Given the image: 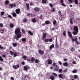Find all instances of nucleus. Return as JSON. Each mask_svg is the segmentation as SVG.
<instances>
[{
  "label": "nucleus",
  "mask_w": 80,
  "mask_h": 80,
  "mask_svg": "<svg viewBox=\"0 0 80 80\" xmlns=\"http://www.w3.org/2000/svg\"><path fill=\"white\" fill-rule=\"evenodd\" d=\"M15 35H17L14 36V39H16L17 40H18L19 38H21L22 37V35L20 34V28H18L15 30Z\"/></svg>",
  "instance_id": "1"
},
{
  "label": "nucleus",
  "mask_w": 80,
  "mask_h": 80,
  "mask_svg": "<svg viewBox=\"0 0 80 80\" xmlns=\"http://www.w3.org/2000/svg\"><path fill=\"white\" fill-rule=\"evenodd\" d=\"M73 30L74 31L72 32V34L74 35H76L78 34V32L79 31V28L77 26H75Z\"/></svg>",
  "instance_id": "2"
},
{
  "label": "nucleus",
  "mask_w": 80,
  "mask_h": 80,
  "mask_svg": "<svg viewBox=\"0 0 80 80\" xmlns=\"http://www.w3.org/2000/svg\"><path fill=\"white\" fill-rule=\"evenodd\" d=\"M16 4L15 3H14L13 4H12V3L10 4L9 5H8V6L10 8H13V7H16Z\"/></svg>",
  "instance_id": "3"
},
{
  "label": "nucleus",
  "mask_w": 80,
  "mask_h": 80,
  "mask_svg": "<svg viewBox=\"0 0 80 80\" xmlns=\"http://www.w3.org/2000/svg\"><path fill=\"white\" fill-rule=\"evenodd\" d=\"M47 36V33L46 32H44L42 34V37L41 38L42 39V40H44L46 38Z\"/></svg>",
  "instance_id": "4"
},
{
  "label": "nucleus",
  "mask_w": 80,
  "mask_h": 80,
  "mask_svg": "<svg viewBox=\"0 0 80 80\" xmlns=\"http://www.w3.org/2000/svg\"><path fill=\"white\" fill-rule=\"evenodd\" d=\"M38 53L40 54L41 56H42L44 54V52L43 51H41L40 50H39Z\"/></svg>",
  "instance_id": "5"
},
{
  "label": "nucleus",
  "mask_w": 80,
  "mask_h": 80,
  "mask_svg": "<svg viewBox=\"0 0 80 80\" xmlns=\"http://www.w3.org/2000/svg\"><path fill=\"white\" fill-rule=\"evenodd\" d=\"M20 9L19 8L15 10V12L18 14H20Z\"/></svg>",
  "instance_id": "6"
},
{
  "label": "nucleus",
  "mask_w": 80,
  "mask_h": 80,
  "mask_svg": "<svg viewBox=\"0 0 80 80\" xmlns=\"http://www.w3.org/2000/svg\"><path fill=\"white\" fill-rule=\"evenodd\" d=\"M34 10H35L36 12H38L39 11H40V8L38 7H35L34 8Z\"/></svg>",
  "instance_id": "7"
},
{
  "label": "nucleus",
  "mask_w": 80,
  "mask_h": 80,
  "mask_svg": "<svg viewBox=\"0 0 80 80\" xmlns=\"http://www.w3.org/2000/svg\"><path fill=\"white\" fill-rule=\"evenodd\" d=\"M68 34L69 37H70L71 38H72L73 37H72V34L71 32L69 31H68Z\"/></svg>",
  "instance_id": "8"
},
{
  "label": "nucleus",
  "mask_w": 80,
  "mask_h": 80,
  "mask_svg": "<svg viewBox=\"0 0 80 80\" xmlns=\"http://www.w3.org/2000/svg\"><path fill=\"white\" fill-rule=\"evenodd\" d=\"M56 68H54V70H55V71H58L59 70V67L58 66H57L56 67H55Z\"/></svg>",
  "instance_id": "9"
},
{
  "label": "nucleus",
  "mask_w": 80,
  "mask_h": 80,
  "mask_svg": "<svg viewBox=\"0 0 80 80\" xmlns=\"http://www.w3.org/2000/svg\"><path fill=\"white\" fill-rule=\"evenodd\" d=\"M63 66H64L65 67H68V64L67 62H64L63 63Z\"/></svg>",
  "instance_id": "10"
},
{
  "label": "nucleus",
  "mask_w": 80,
  "mask_h": 80,
  "mask_svg": "<svg viewBox=\"0 0 80 80\" xmlns=\"http://www.w3.org/2000/svg\"><path fill=\"white\" fill-rule=\"evenodd\" d=\"M48 64H51L52 63V60H49V59H48Z\"/></svg>",
  "instance_id": "11"
},
{
  "label": "nucleus",
  "mask_w": 80,
  "mask_h": 80,
  "mask_svg": "<svg viewBox=\"0 0 80 80\" xmlns=\"http://www.w3.org/2000/svg\"><path fill=\"white\" fill-rule=\"evenodd\" d=\"M50 79L51 80H55V78L53 75H52V76H50Z\"/></svg>",
  "instance_id": "12"
},
{
  "label": "nucleus",
  "mask_w": 80,
  "mask_h": 80,
  "mask_svg": "<svg viewBox=\"0 0 80 80\" xmlns=\"http://www.w3.org/2000/svg\"><path fill=\"white\" fill-rule=\"evenodd\" d=\"M72 38V41H75L76 42L77 41V38H75V39L74 38H73V37H72V38Z\"/></svg>",
  "instance_id": "13"
},
{
  "label": "nucleus",
  "mask_w": 80,
  "mask_h": 80,
  "mask_svg": "<svg viewBox=\"0 0 80 80\" xmlns=\"http://www.w3.org/2000/svg\"><path fill=\"white\" fill-rule=\"evenodd\" d=\"M9 27L10 28H13L14 27V24H13L12 23H10L9 24Z\"/></svg>",
  "instance_id": "14"
},
{
  "label": "nucleus",
  "mask_w": 80,
  "mask_h": 80,
  "mask_svg": "<svg viewBox=\"0 0 80 80\" xmlns=\"http://www.w3.org/2000/svg\"><path fill=\"white\" fill-rule=\"evenodd\" d=\"M32 21L33 23H35L36 22V20L35 18H32Z\"/></svg>",
  "instance_id": "15"
},
{
  "label": "nucleus",
  "mask_w": 80,
  "mask_h": 80,
  "mask_svg": "<svg viewBox=\"0 0 80 80\" xmlns=\"http://www.w3.org/2000/svg\"><path fill=\"white\" fill-rule=\"evenodd\" d=\"M47 2V0H42V3L46 4Z\"/></svg>",
  "instance_id": "16"
},
{
  "label": "nucleus",
  "mask_w": 80,
  "mask_h": 80,
  "mask_svg": "<svg viewBox=\"0 0 80 80\" xmlns=\"http://www.w3.org/2000/svg\"><path fill=\"white\" fill-rule=\"evenodd\" d=\"M54 47V45L53 44H52V45H51L50 47V50H52V48H53Z\"/></svg>",
  "instance_id": "17"
},
{
  "label": "nucleus",
  "mask_w": 80,
  "mask_h": 80,
  "mask_svg": "<svg viewBox=\"0 0 80 80\" xmlns=\"http://www.w3.org/2000/svg\"><path fill=\"white\" fill-rule=\"evenodd\" d=\"M22 22H27V20L26 18H24L22 19Z\"/></svg>",
  "instance_id": "18"
},
{
  "label": "nucleus",
  "mask_w": 80,
  "mask_h": 80,
  "mask_svg": "<svg viewBox=\"0 0 80 80\" xmlns=\"http://www.w3.org/2000/svg\"><path fill=\"white\" fill-rule=\"evenodd\" d=\"M26 7L28 10L29 9V5L28 3H26Z\"/></svg>",
  "instance_id": "19"
},
{
  "label": "nucleus",
  "mask_w": 80,
  "mask_h": 80,
  "mask_svg": "<svg viewBox=\"0 0 80 80\" xmlns=\"http://www.w3.org/2000/svg\"><path fill=\"white\" fill-rule=\"evenodd\" d=\"M22 41L23 43H25L26 42V39L25 38H23L22 39Z\"/></svg>",
  "instance_id": "20"
},
{
  "label": "nucleus",
  "mask_w": 80,
  "mask_h": 80,
  "mask_svg": "<svg viewBox=\"0 0 80 80\" xmlns=\"http://www.w3.org/2000/svg\"><path fill=\"white\" fill-rule=\"evenodd\" d=\"M18 52H16L14 54V56H13V57H15L16 56H18Z\"/></svg>",
  "instance_id": "21"
},
{
  "label": "nucleus",
  "mask_w": 80,
  "mask_h": 80,
  "mask_svg": "<svg viewBox=\"0 0 80 80\" xmlns=\"http://www.w3.org/2000/svg\"><path fill=\"white\" fill-rule=\"evenodd\" d=\"M58 76L60 78L62 79L63 78V74H59Z\"/></svg>",
  "instance_id": "22"
},
{
  "label": "nucleus",
  "mask_w": 80,
  "mask_h": 80,
  "mask_svg": "<svg viewBox=\"0 0 80 80\" xmlns=\"http://www.w3.org/2000/svg\"><path fill=\"white\" fill-rule=\"evenodd\" d=\"M35 58L33 57H32L31 59V61L32 62L35 61Z\"/></svg>",
  "instance_id": "23"
},
{
  "label": "nucleus",
  "mask_w": 80,
  "mask_h": 80,
  "mask_svg": "<svg viewBox=\"0 0 80 80\" xmlns=\"http://www.w3.org/2000/svg\"><path fill=\"white\" fill-rule=\"evenodd\" d=\"M72 18H71L70 20H69V22L71 25H72L73 24V22H72Z\"/></svg>",
  "instance_id": "24"
},
{
  "label": "nucleus",
  "mask_w": 80,
  "mask_h": 80,
  "mask_svg": "<svg viewBox=\"0 0 80 80\" xmlns=\"http://www.w3.org/2000/svg\"><path fill=\"white\" fill-rule=\"evenodd\" d=\"M22 58L25 61L27 60V56L25 55H24L22 57Z\"/></svg>",
  "instance_id": "25"
},
{
  "label": "nucleus",
  "mask_w": 80,
  "mask_h": 80,
  "mask_svg": "<svg viewBox=\"0 0 80 80\" xmlns=\"http://www.w3.org/2000/svg\"><path fill=\"white\" fill-rule=\"evenodd\" d=\"M12 46L14 47H16L17 46V45L16 43H12Z\"/></svg>",
  "instance_id": "26"
},
{
  "label": "nucleus",
  "mask_w": 80,
  "mask_h": 80,
  "mask_svg": "<svg viewBox=\"0 0 80 80\" xmlns=\"http://www.w3.org/2000/svg\"><path fill=\"white\" fill-rule=\"evenodd\" d=\"M74 2L75 4H76V5H78V0H74Z\"/></svg>",
  "instance_id": "27"
},
{
  "label": "nucleus",
  "mask_w": 80,
  "mask_h": 80,
  "mask_svg": "<svg viewBox=\"0 0 80 80\" xmlns=\"http://www.w3.org/2000/svg\"><path fill=\"white\" fill-rule=\"evenodd\" d=\"M72 72L73 73H75L76 72H77V70L76 69L73 70L72 71Z\"/></svg>",
  "instance_id": "28"
},
{
  "label": "nucleus",
  "mask_w": 80,
  "mask_h": 80,
  "mask_svg": "<svg viewBox=\"0 0 80 80\" xmlns=\"http://www.w3.org/2000/svg\"><path fill=\"white\" fill-rule=\"evenodd\" d=\"M28 33L30 35H33V33L31 31H29L28 32Z\"/></svg>",
  "instance_id": "29"
},
{
  "label": "nucleus",
  "mask_w": 80,
  "mask_h": 80,
  "mask_svg": "<svg viewBox=\"0 0 80 80\" xmlns=\"http://www.w3.org/2000/svg\"><path fill=\"white\" fill-rule=\"evenodd\" d=\"M12 15L14 17H17L16 14L15 13H12Z\"/></svg>",
  "instance_id": "30"
},
{
  "label": "nucleus",
  "mask_w": 80,
  "mask_h": 80,
  "mask_svg": "<svg viewBox=\"0 0 80 80\" xmlns=\"http://www.w3.org/2000/svg\"><path fill=\"white\" fill-rule=\"evenodd\" d=\"M55 46L57 48H59V46L58 45V43H57V42H56V43Z\"/></svg>",
  "instance_id": "31"
},
{
  "label": "nucleus",
  "mask_w": 80,
  "mask_h": 80,
  "mask_svg": "<svg viewBox=\"0 0 80 80\" xmlns=\"http://www.w3.org/2000/svg\"><path fill=\"white\" fill-rule=\"evenodd\" d=\"M45 23L46 24H49L50 23V22L49 21H46L45 22Z\"/></svg>",
  "instance_id": "32"
},
{
  "label": "nucleus",
  "mask_w": 80,
  "mask_h": 80,
  "mask_svg": "<svg viewBox=\"0 0 80 80\" xmlns=\"http://www.w3.org/2000/svg\"><path fill=\"white\" fill-rule=\"evenodd\" d=\"M35 61V63H39L40 62V61L37 60V59H36Z\"/></svg>",
  "instance_id": "33"
},
{
  "label": "nucleus",
  "mask_w": 80,
  "mask_h": 80,
  "mask_svg": "<svg viewBox=\"0 0 80 80\" xmlns=\"http://www.w3.org/2000/svg\"><path fill=\"white\" fill-rule=\"evenodd\" d=\"M71 50L72 52H73L75 50V49L73 47H72L71 48Z\"/></svg>",
  "instance_id": "34"
},
{
  "label": "nucleus",
  "mask_w": 80,
  "mask_h": 80,
  "mask_svg": "<svg viewBox=\"0 0 80 80\" xmlns=\"http://www.w3.org/2000/svg\"><path fill=\"white\" fill-rule=\"evenodd\" d=\"M66 31H64L63 32V36H66Z\"/></svg>",
  "instance_id": "35"
},
{
  "label": "nucleus",
  "mask_w": 80,
  "mask_h": 80,
  "mask_svg": "<svg viewBox=\"0 0 80 80\" xmlns=\"http://www.w3.org/2000/svg\"><path fill=\"white\" fill-rule=\"evenodd\" d=\"M52 65L54 67H57V66H58V65H57V64L55 63H53Z\"/></svg>",
  "instance_id": "36"
},
{
  "label": "nucleus",
  "mask_w": 80,
  "mask_h": 80,
  "mask_svg": "<svg viewBox=\"0 0 80 80\" xmlns=\"http://www.w3.org/2000/svg\"><path fill=\"white\" fill-rule=\"evenodd\" d=\"M52 74L54 75V77H57V74L55 72H52Z\"/></svg>",
  "instance_id": "37"
},
{
  "label": "nucleus",
  "mask_w": 80,
  "mask_h": 80,
  "mask_svg": "<svg viewBox=\"0 0 80 80\" xmlns=\"http://www.w3.org/2000/svg\"><path fill=\"white\" fill-rule=\"evenodd\" d=\"M10 53L11 55H14V52H12V51H10Z\"/></svg>",
  "instance_id": "38"
},
{
  "label": "nucleus",
  "mask_w": 80,
  "mask_h": 80,
  "mask_svg": "<svg viewBox=\"0 0 80 80\" xmlns=\"http://www.w3.org/2000/svg\"><path fill=\"white\" fill-rule=\"evenodd\" d=\"M49 40V39H46L44 41L45 42H48Z\"/></svg>",
  "instance_id": "39"
},
{
  "label": "nucleus",
  "mask_w": 80,
  "mask_h": 80,
  "mask_svg": "<svg viewBox=\"0 0 80 80\" xmlns=\"http://www.w3.org/2000/svg\"><path fill=\"white\" fill-rule=\"evenodd\" d=\"M74 78L75 79H77L78 78V76L77 75H75L74 76Z\"/></svg>",
  "instance_id": "40"
},
{
  "label": "nucleus",
  "mask_w": 80,
  "mask_h": 80,
  "mask_svg": "<svg viewBox=\"0 0 80 80\" xmlns=\"http://www.w3.org/2000/svg\"><path fill=\"white\" fill-rule=\"evenodd\" d=\"M9 3V2L8 1V0H6L5 2V4L6 5H7Z\"/></svg>",
  "instance_id": "41"
},
{
  "label": "nucleus",
  "mask_w": 80,
  "mask_h": 80,
  "mask_svg": "<svg viewBox=\"0 0 80 80\" xmlns=\"http://www.w3.org/2000/svg\"><path fill=\"white\" fill-rule=\"evenodd\" d=\"M4 14H5V12H1L0 15L2 16V15H4Z\"/></svg>",
  "instance_id": "42"
},
{
  "label": "nucleus",
  "mask_w": 80,
  "mask_h": 80,
  "mask_svg": "<svg viewBox=\"0 0 80 80\" xmlns=\"http://www.w3.org/2000/svg\"><path fill=\"white\" fill-rule=\"evenodd\" d=\"M24 70H28V68L27 66H24Z\"/></svg>",
  "instance_id": "43"
},
{
  "label": "nucleus",
  "mask_w": 80,
  "mask_h": 80,
  "mask_svg": "<svg viewBox=\"0 0 80 80\" xmlns=\"http://www.w3.org/2000/svg\"><path fill=\"white\" fill-rule=\"evenodd\" d=\"M31 16V17L32 16V14H30V13H28L27 14V16L28 17H30V16Z\"/></svg>",
  "instance_id": "44"
},
{
  "label": "nucleus",
  "mask_w": 80,
  "mask_h": 80,
  "mask_svg": "<svg viewBox=\"0 0 80 80\" xmlns=\"http://www.w3.org/2000/svg\"><path fill=\"white\" fill-rule=\"evenodd\" d=\"M0 61H3V59L2 58V57L1 56H0Z\"/></svg>",
  "instance_id": "45"
},
{
  "label": "nucleus",
  "mask_w": 80,
  "mask_h": 80,
  "mask_svg": "<svg viewBox=\"0 0 80 80\" xmlns=\"http://www.w3.org/2000/svg\"><path fill=\"white\" fill-rule=\"evenodd\" d=\"M56 23H57V21L56 20H54L53 22V24L54 25H55L56 24Z\"/></svg>",
  "instance_id": "46"
},
{
  "label": "nucleus",
  "mask_w": 80,
  "mask_h": 80,
  "mask_svg": "<svg viewBox=\"0 0 80 80\" xmlns=\"http://www.w3.org/2000/svg\"><path fill=\"white\" fill-rule=\"evenodd\" d=\"M51 8L53 7V5L51 3H50L49 4Z\"/></svg>",
  "instance_id": "47"
},
{
  "label": "nucleus",
  "mask_w": 80,
  "mask_h": 80,
  "mask_svg": "<svg viewBox=\"0 0 80 80\" xmlns=\"http://www.w3.org/2000/svg\"><path fill=\"white\" fill-rule=\"evenodd\" d=\"M62 69H60L59 71V72L60 73L62 72Z\"/></svg>",
  "instance_id": "48"
},
{
  "label": "nucleus",
  "mask_w": 80,
  "mask_h": 80,
  "mask_svg": "<svg viewBox=\"0 0 80 80\" xmlns=\"http://www.w3.org/2000/svg\"><path fill=\"white\" fill-rule=\"evenodd\" d=\"M42 14L41 15H40V16H39V18L40 19H42Z\"/></svg>",
  "instance_id": "49"
},
{
  "label": "nucleus",
  "mask_w": 80,
  "mask_h": 80,
  "mask_svg": "<svg viewBox=\"0 0 80 80\" xmlns=\"http://www.w3.org/2000/svg\"><path fill=\"white\" fill-rule=\"evenodd\" d=\"M22 31L23 33L25 34L26 33L25 31L23 29H22Z\"/></svg>",
  "instance_id": "50"
},
{
  "label": "nucleus",
  "mask_w": 80,
  "mask_h": 80,
  "mask_svg": "<svg viewBox=\"0 0 80 80\" xmlns=\"http://www.w3.org/2000/svg\"><path fill=\"white\" fill-rule=\"evenodd\" d=\"M3 27V24L2 23H0V27L2 28Z\"/></svg>",
  "instance_id": "51"
},
{
  "label": "nucleus",
  "mask_w": 80,
  "mask_h": 80,
  "mask_svg": "<svg viewBox=\"0 0 80 80\" xmlns=\"http://www.w3.org/2000/svg\"><path fill=\"white\" fill-rule=\"evenodd\" d=\"M75 43H76V44H79V42H78V41H75Z\"/></svg>",
  "instance_id": "52"
},
{
  "label": "nucleus",
  "mask_w": 80,
  "mask_h": 80,
  "mask_svg": "<svg viewBox=\"0 0 80 80\" xmlns=\"http://www.w3.org/2000/svg\"><path fill=\"white\" fill-rule=\"evenodd\" d=\"M28 77V76L27 75H26L24 76L25 78H27Z\"/></svg>",
  "instance_id": "53"
},
{
  "label": "nucleus",
  "mask_w": 80,
  "mask_h": 80,
  "mask_svg": "<svg viewBox=\"0 0 80 80\" xmlns=\"http://www.w3.org/2000/svg\"><path fill=\"white\" fill-rule=\"evenodd\" d=\"M68 71V69H66L64 70L63 72H66Z\"/></svg>",
  "instance_id": "54"
},
{
  "label": "nucleus",
  "mask_w": 80,
  "mask_h": 80,
  "mask_svg": "<svg viewBox=\"0 0 80 80\" xmlns=\"http://www.w3.org/2000/svg\"><path fill=\"white\" fill-rule=\"evenodd\" d=\"M1 33L2 34L4 33V31L3 30H2L0 31Z\"/></svg>",
  "instance_id": "55"
},
{
  "label": "nucleus",
  "mask_w": 80,
  "mask_h": 80,
  "mask_svg": "<svg viewBox=\"0 0 80 80\" xmlns=\"http://www.w3.org/2000/svg\"><path fill=\"white\" fill-rule=\"evenodd\" d=\"M68 2L69 3H71L72 2V0H68Z\"/></svg>",
  "instance_id": "56"
},
{
  "label": "nucleus",
  "mask_w": 80,
  "mask_h": 80,
  "mask_svg": "<svg viewBox=\"0 0 80 80\" xmlns=\"http://www.w3.org/2000/svg\"><path fill=\"white\" fill-rule=\"evenodd\" d=\"M3 47L2 46H1V45H0V50L1 49H3Z\"/></svg>",
  "instance_id": "57"
},
{
  "label": "nucleus",
  "mask_w": 80,
  "mask_h": 80,
  "mask_svg": "<svg viewBox=\"0 0 80 80\" xmlns=\"http://www.w3.org/2000/svg\"><path fill=\"white\" fill-rule=\"evenodd\" d=\"M21 63H22V65H24L25 64V62H22Z\"/></svg>",
  "instance_id": "58"
},
{
  "label": "nucleus",
  "mask_w": 80,
  "mask_h": 80,
  "mask_svg": "<svg viewBox=\"0 0 80 80\" xmlns=\"http://www.w3.org/2000/svg\"><path fill=\"white\" fill-rule=\"evenodd\" d=\"M12 18V16L11 15H8V18Z\"/></svg>",
  "instance_id": "59"
},
{
  "label": "nucleus",
  "mask_w": 80,
  "mask_h": 80,
  "mask_svg": "<svg viewBox=\"0 0 80 80\" xmlns=\"http://www.w3.org/2000/svg\"><path fill=\"white\" fill-rule=\"evenodd\" d=\"M13 68H14L15 69H17V68L15 66H14L13 67Z\"/></svg>",
  "instance_id": "60"
},
{
  "label": "nucleus",
  "mask_w": 80,
  "mask_h": 80,
  "mask_svg": "<svg viewBox=\"0 0 80 80\" xmlns=\"http://www.w3.org/2000/svg\"><path fill=\"white\" fill-rule=\"evenodd\" d=\"M2 57L4 58H6V56L5 55H2Z\"/></svg>",
  "instance_id": "61"
},
{
  "label": "nucleus",
  "mask_w": 80,
  "mask_h": 80,
  "mask_svg": "<svg viewBox=\"0 0 80 80\" xmlns=\"http://www.w3.org/2000/svg\"><path fill=\"white\" fill-rule=\"evenodd\" d=\"M58 13H59L60 15H61V12L60 11H59V12H58Z\"/></svg>",
  "instance_id": "62"
},
{
  "label": "nucleus",
  "mask_w": 80,
  "mask_h": 80,
  "mask_svg": "<svg viewBox=\"0 0 80 80\" xmlns=\"http://www.w3.org/2000/svg\"><path fill=\"white\" fill-rule=\"evenodd\" d=\"M49 41L50 42H52V38H50L49 40Z\"/></svg>",
  "instance_id": "63"
},
{
  "label": "nucleus",
  "mask_w": 80,
  "mask_h": 80,
  "mask_svg": "<svg viewBox=\"0 0 80 80\" xmlns=\"http://www.w3.org/2000/svg\"><path fill=\"white\" fill-rule=\"evenodd\" d=\"M11 79L12 80H14V78H13V77H11Z\"/></svg>",
  "instance_id": "64"
}]
</instances>
